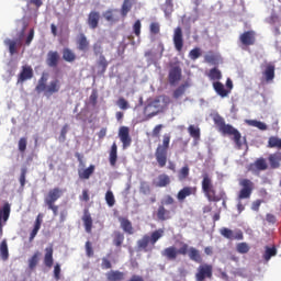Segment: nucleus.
Segmentation results:
<instances>
[{
    "mask_svg": "<svg viewBox=\"0 0 281 281\" xmlns=\"http://www.w3.org/2000/svg\"><path fill=\"white\" fill-rule=\"evenodd\" d=\"M277 255H278V249H276V247L266 246V251L263 254V259L266 260V262H269L271 258H273V256H277Z\"/></svg>",
    "mask_w": 281,
    "mask_h": 281,
    "instance_id": "40",
    "label": "nucleus"
},
{
    "mask_svg": "<svg viewBox=\"0 0 281 281\" xmlns=\"http://www.w3.org/2000/svg\"><path fill=\"white\" fill-rule=\"evenodd\" d=\"M181 76H182L181 66H179V64L171 65L169 69V75H168L169 85L171 86L177 85V82L181 80Z\"/></svg>",
    "mask_w": 281,
    "mask_h": 281,
    "instance_id": "10",
    "label": "nucleus"
},
{
    "mask_svg": "<svg viewBox=\"0 0 281 281\" xmlns=\"http://www.w3.org/2000/svg\"><path fill=\"white\" fill-rule=\"evenodd\" d=\"M101 269H103L104 271L109 269H113V263H111V260L109 259V257H103L101 259Z\"/></svg>",
    "mask_w": 281,
    "mask_h": 281,
    "instance_id": "56",
    "label": "nucleus"
},
{
    "mask_svg": "<svg viewBox=\"0 0 281 281\" xmlns=\"http://www.w3.org/2000/svg\"><path fill=\"white\" fill-rule=\"evenodd\" d=\"M268 148H277L281 150V138L278 136H270L268 139Z\"/></svg>",
    "mask_w": 281,
    "mask_h": 281,
    "instance_id": "39",
    "label": "nucleus"
},
{
    "mask_svg": "<svg viewBox=\"0 0 281 281\" xmlns=\"http://www.w3.org/2000/svg\"><path fill=\"white\" fill-rule=\"evenodd\" d=\"M4 45H8L11 56H14V54H16V42L12 40H5Z\"/></svg>",
    "mask_w": 281,
    "mask_h": 281,
    "instance_id": "54",
    "label": "nucleus"
},
{
    "mask_svg": "<svg viewBox=\"0 0 281 281\" xmlns=\"http://www.w3.org/2000/svg\"><path fill=\"white\" fill-rule=\"evenodd\" d=\"M0 258L5 262L10 258V251L8 250V241L4 239L0 244Z\"/></svg>",
    "mask_w": 281,
    "mask_h": 281,
    "instance_id": "36",
    "label": "nucleus"
},
{
    "mask_svg": "<svg viewBox=\"0 0 281 281\" xmlns=\"http://www.w3.org/2000/svg\"><path fill=\"white\" fill-rule=\"evenodd\" d=\"M213 89L221 98H227L229 95V90L225 89V85L221 81L213 82Z\"/></svg>",
    "mask_w": 281,
    "mask_h": 281,
    "instance_id": "27",
    "label": "nucleus"
},
{
    "mask_svg": "<svg viewBox=\"0 0 281 281\" xmlns=\"http://www.w3.org/2000/svg\"><path fill=\"white\" fill-rule=\"evenodd\" d=\"M124 272L120 270H110L105 273V278L108 281H122L124 280Z\"/></svg>",
    "mask_w": 281,
    "mask_h": 281,
    "instance_id": "29",
    "label": "nucleus"
},
{
    "mask_svg": "<svg viewBox=\"0 0 281 281\" xmlns=\"http://www.w3.org/2000/svg\"><path fill=\"white\" fill-rule=\"evenodd\" d=\"M149 32L151 36H157L161 32V25L159 22H151L149 25Z\"/></svg>",
    "mask_w": 281,
    "mask_h": 281,
    "instance_id": "48",
    "label": "nucleus"
},
{
    "mask_svg": "<svg viewBox=\"0 0 281 281\" xmlns=\"http://www.w3.org/2000/svg\"><path fill=\"white\" fill-rule=\"evenodd\" d=\"M189 87L188 83H183L179 86L175 91H173V98L176 100H179L184 93H186V88Z\"/></svg>",
    "mask_w": 281,
    "mask_h": 281,
    "instance_id": "46",
    "label": "nucleus"
},
{
    "mask_svg": "<svg viewBox=\"0 0 281 281\" xmlns=\"http://www.w3.org/2000/svg\"><path fill=\"white\" fill-rule=\"evenodd\" d=\"M85 247H86V256L88 258H93V256H94L93 244H91V241L88 240V241H86Z\"/></svg>",
    "mask_w": 281,
    "mask_h": 281,
    "instance_id": "58",
    "label": "nucleus"
},
{
    "mask_svg": "<svg viewBox=\"0 0 281 281\" xmlns=\"http://www.w3.org/2000/svg\"><path fill=\"white\" fill-rule=\"evenodd\" d=\"M81 221L83 222L85 231L87 234H91V231L93 229V218L91 217V213H89V210L83 211V216L81 217Z\"/></svg>",
    "mask_w": 281,
    "mask_h": 281,
    "instance_id": "19",
    "label": "nucleus"
},
{
    "mask_svg": "<svg viewBox=\"0 0 281 281\" xmlns=\"http://www.w3.org/2000/svg\"><path fill=\"white\" fill-rule=\"evenodd\" d=\"M67 133H69V124H65L61 127L58 142H60L61 144H65V142H67Z\"/></svg>",
    "mask_w": 281,
    "mask_h": 281,
    "instance_id": "45",
    "label": "nucleus"
},
{
    "mask_svg": "<svg viewBox=\"0 0 281 281\" xmlns=\"http://www.w3.org/2000/svg\"><path fill=\"white\" fill-rule=\"evenodd\" d=\"M60 196H63V191L58 187L50 189L44 196V203L48 210H52L54 216H58V205H56V201H58Z\"/></svg>",
    "mask_w": 281,
    "mask_h": 281,
    "instance_id": "6",
    "label": "nucleus"
},
{
    "mask_svg": "<svg viewBox=\"0 0 281 281\" xmlns=\"http://www.w3.org/2000/svg\"><path fill=\"white\" fill-rule=\"evenodd\" d=\"M92 49H93L94 56H99V58H100V56H102V54L104 52L103 48H102V43L101 42L94 43L93 46H92Z\"/></svg>",
    "mask_w": 281,
    "mask_h": 281,
    "instance_id": "55",
    "label": "nucleus"
},
{
    "mask_svg": "<svg viewBox=\"0 0 281 281\" xmlns=\"http://www.w3.org/2000/svg\"><path fill=\"white\" fill-rule=\"evenodd\" d=\"M139 192L140 194L148 196V194L151 192L150 184L147 181H142L139 186Z\"/></svg>",
    "mask_w": 281,
    "mask_h": 281,
    "instance_id": "47",
    "label": "nucleus"
},
{
    "mask_svg": "<svg viewBox=\"0 0 281 281\" xmlns=\"http://www.w3.org/2000/svg\"><path fill=\"white\" fill-rule=\"evenodd\" d=\"M18 146H19L20 153L27 150V138L25 137L20 138Z\"/></svg>",
    "mask_w": 281,
    "mask_h": 281,
    "instance_id": "63",
    "label": "nucleus"
},
{
    "mask_svg": "<svg viewBox=\"0 0 281 281\" xmlns=\"http://www.w3.org/2000/svg\"><path fill=\"white\" fill-rule=\"evenodd\" d=\"M239 42L243 47H251V45H256V31L250 30L241 33L239 35Z\"/></svg>",
    "mask_w": 281,
    "mask_h": 281,
    "instance_id": "11",
    "label": "nucleus"
},
{
    "mask_svg": "<svg viewBox=\"0 0 281 281\" xmlns=\"http://www.w3.org/2000/svg\"><path fill=\"white\" fill-rule=\"evenodd\" d=\"M240 191L238 193V201H243V199H251V193L254 192V182L249 179H240L239 180Z\"/></svg>",
    "mask_w": 281,
    "mask_h": 281,
    "instance_id": "9",
    "label": "nucleus"
},
{
    "mask_svg": "<svg viewBox=\"0 0 281 281\" xmlns=\"http://www.w3.org/2000/svg\"><path fill=\"white\" fill-rule=\"evenodd\" d=\"M61 87L63 82H60L58 78L52 79L47 83V76L42 75V77L37 81L35 91H37V93H43L45 98H52V95L60 93Z\"/></svg>",
    "mask_w": 281,
    "mask_h": 281,
    "instance_id": "3",
    "label": "nucleus"
},
{
    "mask_svg": "<svg viewBox=\"0 0 281 281\" xmlns=\"http://www.w3.org/2000/svg\"><path fill=\"white\" fill-rule=\"evenodd\" d=\"M188 196H196V187H184L177 193L180 203H183Z\"/></svg>",
    "mask_w": 281,
    "mask_h": 281,
    "instance_id": "15",
    "label": "nucleus"
},
{
    "mask_svg": "<svg viewBox=\"0 0 281 281\" xmlns=\"http://www.w3.org/2000/svg\"><path fill=\"white\" fill-rule=\"evenodd\" d=\"M161 128H164L162 124L156 125L151 132L153 137H159V135L161 134Z\"/></svg>",
    "mask_w": 281,
    "mask_h": 281,
    "instance_id": "64",
    "label": "nucleus"
},
{
    "mask_svg": "<svg viewBox=\"0 0 281 281\" xmlns=\"http://www.w3.org/2000/svg\"><path fill=\"white\" fill-rule=\"evenodd\" d=\"M132 8H133V2H131V0H124L121 8V14L123 19L128 15V11L132 10Z\"/></svg>",
    "mask_w": 281,
    "mask_h": 281,
    "instance_id": "41",
    "label": "nucleus"
},
{
    "mask_svg": "<svg viewBox=\"0 0 281 281\" xmlns=\"http://www.w3.org/2000/svg\"><path fill=\"white\" fill-rule=\"evenodd\" d=\"M77 48L79 52H89V40H87V35L83 33L77 38Z\"/></svg>",
    "mask_w": 281,
    "mask_h": 281,
    "instance_id": "28",
    "label": "nucleus"
},
{
    "mask_svg": "<svg viewBox=\"0 0 281 281\" xmlns=\"http://www.w3.org/2000/svg\"><path fill=\"white\" fill-rule=\"evenodd\" d=\"M116 105L119 106V109H121V111H128V109H131V104L123 97H120L117 99Z\"/></svg>",
    "mask_w": 281,
    "mask_h": 281,
    "instance_id": "44",
    "label": "nucleus"
},
{
    "mask_svg": "<svg viewBox=\"0 0 281 281\" xmlns=\"http://www.w3.org/2000/svg\"><path fill=\"white\" fill-rule=\"evenodd\" d=\"M255 166L257 170H267V160H265V158H259L256 160Z\"/></svg>",
    "mask_w": 281,
    "mask_h": 281,
    "instance_id": "60",
    "label": "nucleus"
},
{
    "mask_svg": "<svg viewBox=\"0 0 281 281\" xmlns=\"http://www.w3.org/2000/svg\"><path fill=\"white\" fill-rule=\"evenodd\" d=\"M105 203L109 205V207H113V205H115V195L113 194V191L111 190L106 191Z\"/></svg>",
    "mask_w": 281,
    "mask_h": 281,
    "instance_id": "51",
    "label": "nucleus"
},
{
    "mask_svg": "<svg viewBox=\"0 0 281 281\" xmlns=\"http://www.w3.org/2000/svg\"><path fill=\"white\" fill-rule=\"evenodd\" d=\"M170 139L172 136L170 134H164L162 143L158 144L155 150V158L159 168H166L168 164V150H170Z\"/></svg>",
    "mask_w": 281,
    "mask_h": 281,
    "instance_id": "4",
    "label": "nucleus"
},
{
    "mask_svg": "<svg viewBox=\"0 0 281 281\" xmlns=\"http://www.w3.org/2000/svg\"><path fill=\"white\" fill-rule=\"evenodd\" d=\"M58 60H60V56L58 55V52L50 50L47 54L46 58V65L52 68L58 67Z\"/></svg>",
    "mask_w": 281,
    "mask_h": 281,
    "instance_id": "24",
    "label": "nucleus"
},
{
    "mask_svg": "<svg viewBox=\"0 0 281 281\" xmlns=\"http://www.w3.org/2000/svg\"><path fill=\"white\" fill-rule=\"evenodd\" d=\"M41 225H43V214L40 213L36 216L35 223H34V228L32 229L31 234H30V243H32V240H34V238H36V235L38 234V232L41 231Z\"/></svg>",
    "mask_w": 281,
    "mask_h": 281,
    "instance_id": "25",
    "label": "nucleus"
},
{
    "mask_svg": "<svg viewBox=\"0 0 281 281\" xmlns=\"http://www.w3.org/2000/svg\"><path fill=\"white\" fill-rule=\"evenodd\" d=\"M213 276L214 267L210 263H202L196 269L195 281L212 280Z\"/></svg>",
    "mask_w": 281,
    "mask_h": 281,
    "instance_id": "8",
    "label": "nucleus"
},
{
    "mask_svg": "<svg viewBox=\"0 0 281 281\" xmlns=\"http://www.w3.org/2000/svg\"><path fill=\"white\" fill-rule=\"evenodd\" d=\"M164 234H166V231H164V228H158L150 234L143 235L142 238L136 241L137 250L145 252L153 251L155 245L164 238Z\"/></svg>",
    "mask_w": 281,
    "mask_h": 281,
    "instance_id": "2",
    "label": "nucleus"
},
{
    "mask_svg": "<svg viewBox=\"0 0 281 281\" xmlns=\"http://www.w3.org/2000/svg\"><path fill=\"white\" fill-rule=\"evenodd\" d=\"M41 260V251H35L33 256L29 259V269L33 271V269H36L38 266V262Z\"/></svg>",
    "mask_w": 281,
    "mask_h": 281,
    "instance_id": "37",
    "label": "nucleus"
},
{
    "mask_svg": "<svg viewBox=\"0 0 281 281\" xmlns=\"http://www.w3.org/2000/svg\"><path fill=\"white\" fill-rule=\"evenodd\" d=\"M116 12H117V9L106 10L103 13V19H105L108 23H117V21H120V16L116 14Z\"/></svg>",
    "mask_w": 281,
    "mask_h": 281,
    "instance_id": "30",
    "label": "nucleus"
},
{
    "mask_svg": "<svg viewBox=\"0 0 281 281\" xmlns=\"http://www.w3.org/2000/svg\"><path fill=\"white\" fill-rule=\"evenodd\" d=\"M32 78H34V69L30 65H24L18 75V85H23V82L32 80Z\"/></svg>",
    "mask_w": 281,
    "mask_h": 281,
    "instance_id": "13",
    "label": "nucleus"
},
{
    "mask_svg": "<svg viewBox=\"0 0 281 281\" xmlns=\"http://www.w3.org/2000/svg\"><path fill=\"white\" fill-rule=\"evenodd\" d=\"M238 254H249V245L247 243H239L237 245Z\"/></svg>",
    "mask_w": 281,
    "mask_h": 281,
    "instance_id": "62",
    "label": "nucleus"
},
{
    "mask_svg": "<svg viewBox=\"0 0 281 281\" xmlns=\"http://www.w3.org/2000/svg\"><path fill=\"white\" fill-rule=\"evenodd\" d=\"M95 172V166L90 165L88 168L78 171L79 179H90L91 175Z\"/></svg>",
    "mask_w": 281,
    "mask_h": 281,
    "instance_id": "34",
    "label": "nucleus"
},
{
    "mask_svg": "<svg viewBox=\"0 0 281 281\" xmlns=\"http://www.w3.org/2000/svg\"><path fill=\"white\" fill-rule=\"evenodd\" d=\"M190 260L193 262H198V265H201L203 262V257L201 256V251L194 247L188 246V251H187Z\"/></svg>",
    "mask_w": 281,
    "mask_h": 281,
    "instance_id": "23",
    "label": "nucleus"
},
{
    "mask_svg": "<svg viewBox=\"0 0 281 281\" xmlns=\"http://www.w3.org/2000/svg\"><path fill=\"white\" fill-rule=\"evenodd\" d=\"M201 186L202 192L204 193V196H206L207 201H213L214 203H218V201H221V196L216 195V187H214V181L210 173H202Z\"/></svg>",
    "mask_w": 281,
    "mask_h": 281,
    "instance_id": "5",
    "label": "nucleus"
},
{
    "mask_svg": "<svg viewBox=\"0 0 281 281\" xmlns=\"http://www.w3.org/2000/svg\"><path fill=\"white\" fill-rule=\"evenodd\" d=\"M213 122L222 135H228V137H233V142L235 143L236 147L243 148V142L240 140L243 139V135L238 130H236L231 124H226L225 119L218 114L213 117Z\"/></svg>",
    "mask_w": 281,
    "mask_h": 281,
    "instance_id": "1",
    "label": "nucleus"
},
{
    "mask_svg": "<svg viewBox=\"0 0 281 281\" xmlns=\"http://www.w3.org/2000/svg\"><path fill=\"white\" fill-rule=\"evenodd\" d=\"M220 233H221V236H223L224 238H227V240H243L244 238L241 231L234 234V231L227 227L221 228Z\"/></svg>",
    "mask_w": 281,
    "mask_h": 281,
    "instance_id": "16",
    "label": "nucleus"
},
{
    "mask_svg": "<svg viewBox=\"0 0 281 281\" xmlns=\"http://www.w3.org/2000/svg\"><path fill=\"white\" fill-rule=\"evenodd\" d=\"M112 243L114 247H117L120 249V247L124 245V233L120 231H114L112 235Z\"/></svg>",
    "mask_w": 281,
    "mask_h": 281,
    "instance_id": "31",
    "label": "nucleus"
},
{
    "mask_svg": "<svg viewBox=\"0 0 281 281\" xmlns=\"http://www.w3.org/2000/svg\"><path fill=\"white\" fill-rule=\"evenodd\" d=\"M188 133L193 137V139H201V128L190 125L188 127Z\"/></svg>",
    "mask_w": 281,
    "mask_h": 281,
    "instance_id": "42",
    "label": "nucleus"
},
{
    "mask_svg": "<svg viewBox=\"0 0 281 281\" xmlns=\"http://www.w3.org/2000/svg\"><path fill=\"white\" fill-rule=\"evenodd\" d=\"M156 216L158 221H170V218H172V213L170 212V210L166 209L164 204H160L158 206Z\"/></svg>",
    "mask_w": 281,
    "mask_h": 281,
    "instance_id": "22",
    "label": "nucleus"
},
{
    "mask_svg": "<svg viewBox=\"0 0 281 281\" xmlns=\"http://www.w3.org/2000/svg\"><path fill=\"white\" fill-rule=\"evenodd\" d=\"M204 60L205 63H218V55L214 54L213 52H209L205 56H204Z\"/></svg>",
    "mask_w": 281,
    "mask_h": 281,
    "instance_id": "53",
    "label": "nucleus"
},
{
    "mask_svg": "<svg viewBox=\"0 0 281 281\" xmlns=\"http://www.w3.org/2000/svg\"><path fill=\"white\" fill-rule=\"evenodd\" d=\"M63 59L66 60V63H74L76 60V53L70 48H64Z\"/></svg>",
    "mask_w": 281,
    "mask_h": 281,
    "instance_id": "38",
    "label": "nucleus"
},
{
    "mask_svg": "<svg viewBox=\"0 0 281 281\" xmlns=\"http://www.w3.org/2000/svg\"><path fill=\"white\" fill-rule=\"evenodd\" d=\"M98 67L101 69V74H104L106 71V67H109V61H106V57L104 55H101L97 63Z\"/></svg>",
    "mask_w": 281,
    "mask_h": 281,
    "instance_id": "49",
    "label": "nucleus"
},
{
    "mask_svg": "<svg viewBox=\"0 0 281 281\" xmlns=\"http://www.w3.org/2000/svg\"><path fill=\"white\" fill-rule=\"evenodd\" d=\"M249 126H254L255 128H259V131H267V124L257 121V120H250L248 121Z\"/></svg>",
    "mask_w": 281,
    "mask_h": 281,
    "instance_id": "52",
    "label": "nucleus"
},
{
    "mask_svg": "<svg viewBox=\"0 0 281 281\" xmlns=\"http://www.w3.org/2000/svg\"><path fill=\"white\" fill-rule=\"evenodd\" d=\"M133 32L135 36L139 37L142 36V21L136 20L134 25H133Z\"/></svg>",
    "mask_w": 281,
    "mask_h": 281,
    "instance_id": "59",
    "label": "nucleus"
},
{
    "mask_svg": "<svg viewBox=\"0 0 281 281\" xmlns=\"http://www.w3.org/2000/svg\"><path fill=\"white\" fill-rule=\"evenodd\" d=\"M170 183H171L170 176L166 173L159 175L157 178V181H154V186L156 188H168Z\"/></svg>",
    "mask_w": 281,
    "mask_h": 281,
    "instance_id": "26",
    "label": "nucleus"
},
{
    "mask_svg": "<svg viewBox=\"0 0 281 281\" xmlns=\"http://www.w3.org/2000/svg\"><path fill=\"white\" fill-rule=\"evenodd\" d=\"M44 265L47 269H52V267H54V246L45 248Z\"/></svg>",
    "mask_w": 281,
    "mask_h": 281,
    "instance_id": "20",
    "label": "nucleus"
},
{
    "mask_svg": "<svg viewBox=\"0 0 281 281\" xmlns=\"http://www.w3.org/2000/svg\"><path fill=\"white\" fill-rule=\"evenodd\" d=\"M210 80H221L223 78V74L218 70V68H212L209 72Z\"/></svg>",
    "mask_w": 281,
    "mask_h": 281,
    "instance_id": "50",
    "label": "nucleus"
},
{
    "mask_svg": "<svg viewBox=\"0 0 281 281\" xmlns=\"http://www.w3.org/2000/svg\"><path fill=\"white\" fill-rule=\"evenodd\" d=\"M87 25L90 30H98L100 25V13L98 11H90L87 18Z\"/></svg>",
    "mask_w": 281,
    "mask_h": 281,
    "instance_id": "17",
    "label": "nucleus"
},
{
    "mask_svg": "<svg viewBox=\"0 0 281 281\" xmlns=\"http://www.w3.org/2000/svg\"><path fill=\"white\" fill-rule=\"evenodd\" d=\"M190 177V167L184 166L182 167L178 172V179L179 181H186Z\"/></svg>",
    "mask_w": 281,
    "mask_h": 281,
    "instance_id": "43",
    "label": "nucleus"
},
{
    "mask_svg": "<svg viewBox=\"0 0 281 281\" xmlns=\"http://www.w3.org/2000/svg\"><path fill=\"white\" fill-rule=\"evenodd\" d=\"M10 203H4L2 210L0 211V223H8V218H10Z\"/></svg>",
    "mask_w": 281,
    "mask_h": 281,
    "instance_id": "33",
    "label": "nucleus"
},
{
    "mask_svg": "<svg viewBox=\"0 0 281 281\" xmlns=\"http://www.w3.org/2000/svg\"><path fill=\"white\" fill-rule=\"evenodd\" d=\"M172 42L176 52H183V29L181 26H177L173 30Z\"/></svg>",
    "mask_w": 281,
    "mask_h": 281,
    "instance_id": "12",
    "label": "nucleus"
},
{
    "mask_svg": "<svg viewBox=\"0 0 281 281\" xmlns=\"http://www.w3.org/2000/svg\"><path fill=\"white\" fill-rule=\"evenodd\" d=\"M262 77L266 82H273V79L276 78V66L273 64H267L262 71Z\"/></svg>",
    "mask_w": 281,
    "mask_h": 281,
    "instance_id": "21",
    "label": "nucleus"
},
{
    "mask_svg": "<svg viewBox=\"0 0 281 281\" xmlns=\"http://www.w3.org/2000/svg\"><path fill=\"white\" fill-rule=\"evenodd\" d=\"M189 58L191 60H198V58H201V48L195 47L189 52Z\"/></svg>",
    "mask_w": 281,
    "mask_h": 281,
    "instance_id": "57",
    "label": "nucleus"
},
{
    "mask_svg": "<svg viewBox=\"0 0 281 281\" xmlns=\"http://www.w3.org/2000/svg\"><path fill=\"white\" fill-rule=\"evenodd\" d=\"M119 223L125 234H128L130 236H133V234H135V228L133 227V223L131 222V220H128V217L120 216Z\"/></svg>",
    "mask_w": 281,
    "mask_h": 281,
    "instance_id": "18",
    "label": "nucleus"
},
{
    "mask_svg": "<svg viewBox=\"0 0 281 281\" xmlns=\"http://www.w3.org/2000/svg\"><path fill=\"white\" fill-rule=\"evenodd\" d=\"M119 137L123 144V148H128V146H131L133 143V139L131 138V130H128L126 126L120 127Z\"/></svg>",
    "mask_w": 281,
    "mask_h": 281,
    "instance_id": "14",
    "label": "nucleus"
},
{
    "mask_svg": "<svg viewBox=\"0 0 281 281\" xmlns=\"http://www.w3.org/2000/svg\"><path fill=\"white\" fill-rule=\"evenodd\" d=\"M188 256V244L182 243L181 247L177 249L175 246L165 248L161 256L167 260H177V256Z\"/></svg>",
    "mask_w": 281,
    "mask_h": 281,
    "instance_id": "7",
    "label": "nucleus"
},
{
    "mask_svg": "<svg viewBox=\"0 0 281 281\" xmlns=\"http://www.w3.org/2000/svg\"><path fill=\"white\" fill-rule=\"evenodd\" d=\"M27 176V167L21 169V175L19 178L21 188H25V177Z\"/></svg>",
    "mask_w": 281,
    "mask_h": 281,
    "instance_id": "61",
    "label": "nucleus"
},
{
    "mask_svg": "<svg viewBox=\"0 0 281 281\" xmlns=\"http://www.w3.org/2000/svg\"><path fill=\"white\" fill-rule=\"evenodd\" d=\"M110 166L112 168H115L117 164V144L113 143L110 149V156H109Z\"/></svg>",
    "mask_w": 281,
    "mask_h": 281,
    "instance_id": "32",
    "label": "nucleus"
},
{
    "mask_svg": "<svg viewBox=\"0 0 281 281\" xmlns=\"http://www.w3.org/2000/svg\"><path fill=\"white\" fill-rule=\"evenodd\" d=\"M269 164L271 168H279L280 167V161H281V151H277L272 155L269 156Z\"/></svg>",
    "mask_w": 281,
    "mask_h": 281,
    "instance_id": "35",
    "label": "nucleus"
}]
</instances>
